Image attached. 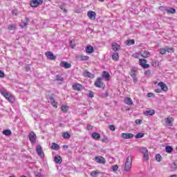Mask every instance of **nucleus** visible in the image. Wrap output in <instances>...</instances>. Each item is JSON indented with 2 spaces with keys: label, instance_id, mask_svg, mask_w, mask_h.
I'll list each match as a JSON object with an SVG mask.
<instances>
[{
  "label": "nucleus",
  "instance_id": "1",
  "mask_svg": "<svg viewBox=\"0 0 177 177\" xmlns=\"http://www.w3.org/2000/svg\"><path fill=\"white\" fill-rule=\"evenodd\" d=\"M132 167V156H128L126 159L124 171H131V168Z\"/></svg>",
  "mask_w": 177,
  "mask_h": 177
},
{
  "label": "nucleus",
  "instance_id": "2",
  "mask_svg": "<svg viewBox=\"0 0 177 177\" xmlns=\"http://www.w3.org/2000/svg\"><path fill=\"white\" fill-rule=\"evenodd\" d=\"M159 52L160 55H165V53H172L174 52V48H169L168 46H165V48H162L159 49Z\"/></svg>",
  "mask_w": 177,
  "mask_h": 177
},
{
  "label": "nucleus",
  "instance_id": "3",
  "mask_svg": "<svg viewBox=\"0 0 177 177\" xmlns=\"http://www.w3.org/2000/svg\"><path fill=\"white\" fill-rule=\"evenodd\" d=\"M94 85L97 88H102V89H104V88H106V84L102 82V77H98L94 83Z\"/></svg>",
  "mask_w": 177,
  "mask_h": 177
},
{
  "label": "nucleus",
  "instance_id": "4",
  "mask_svg": "<svg viewBox=\"0 0 177 177\" xmlns=\"http://www.w3.org/2000/svg\"><path fill=\"white\" fill-rule=\"evenodd\" d=\"M29 140L32 145H35L37 142V135L34 131H31V133L28 136Z\"/></svg>",
  "mask_w": 177,
  "mask_h": 177
},
{
  "label": "nucleus",
  "instance_id": "5",
  "mask_svg": "<svg viewBox=\"0 0 177 177\" xmlns=\"http://www.w3.org/2000/svg\"><path fill=\"white\" fill-rule=\"evenodd\" d=\"M44 0H32L30 5L32 8H37L38 5H42Z\"/></svg>",
  "mask_w": 177,
  "mask_h": 177
},
{
  "label": "nucleus",
  "instance_id": "6",
  "mask_svg": "<svg viewBox=\"0 0 177 177\" xmlns=\"http://www.w3.org/2000/svg\"><path fill=\"white\" fill-rule=\"evenodd\" d=\"M140 151L143 154L144 160L147 161L149 160V151L147 149L146 147H142Z\"/></svg>",
  "mask_w": 177,
  "mask_h": 177
},
{
  "label": "nucleus",
  "instance_id": "7",
  "mask_svg": "<svg viewBox=\"0 0 177 177\" xmlns=\"http://www.w3.org/2000/svg\"><path fill=\"white\" fill-rule=\"evenodd\" d=\"M36 153L41 157V158H44L45 155L44 154V151L42 150V147H41V145H37L36 147Z\"/></svg>",
  "mask_w": 177,
  "mask_h": 177
},
{
  "label": "nucleus",
  "instance_id": "8",
  "mask_svg": "<svg viewBox=\"0 0 177 177\" xmlns=\"http://www.w3.org/2000/svg\"><path fill=\"white\" fill-rule=\"evenodd\" d=\"M135 135L131 133H122L120 136L122 139H132Z\"/></svg>",
  "mask_w": 177,
  "mask_h": 177
},
{
  "label": "nucleus",
  "instance_id": "9",
  "mask_svg": "<svg viewBox=\"0 0 177 177\" xmlns=\"http://www.w3.org/2000/svg\"><path fill=\"white\" fill-rule=\"evenodd\" d=\"M139 63H140V65L143 68H149V67H150V65L149 64H146V63H147V61H146V59H140Z\"/></svg>",
  "mask_w": 177,
  "mask_h": 177
},
{
  "label": "nucleus",
  "instance_id": "10",
  "mask_svg": "<svg viewBox=\"0 0 177 177\" xmlns=\"http://www.w3.org/2000/svg\"><path fill=\"white\" fill-rule=\"evenodd\" d=\"M87 16L90 20H96V12L95 11H88Z\"/></svg>",
  "mask_w": 177,
  "mask_h": 177
},
{
  "label": "nucleus",
  "instance_id": "11",
  "mask_svg": "<svg viewBox=\"0 0 177 177\" xmlns=\"http://www.w3.org/2000/svg\"><path fill=\"white\" fill-rule=\"evenodd\" d=\"M158 86H160L161 88V91H163V92H167L168 91V86L167 84L162 82H160L158 84Z\"/></svg>",
  "mask_w": 177,
  "mask_h": 177
},
{
  "label": "nucleus",
  "instance_id": "12",
  "mask_svg": "<svg viewBox=\"0 0 177 177\" xmlns=\"http://www.w3.org/2000/svg\"><path fill=\"white\" fill-rule=\"evenodd\" d=\"M95 160L98 164H106V159H104V158H103V156H96L95 158Z\"/></svg>",
  "mask_w": 177,
  "mask_h": 177
},
{
  "label": "nucleus",
  "instance_id": "13",
  "mask_svg": "<svg viewBox=\"0 0 177 177\" xmlns=\"http://www.w3.org/2000/svg\"><path fill=\"white\" fill-rule=\"evenodd\" d=\"M48 102L49 103H50L51 105H53V107H54L55 109H57V102H56L53 96H50L49 97Z\"/></svg>",
  "mask_w": 177,
  "mask_h": 177
},
{
  "label": "nucleus",
  "instance_id": "14",
  "mask_svg": "<svg viewBox=\"0 0 177 177\" xmlns=\"http://www.w3.org/2000/svg\"><path fill=\"white\" fill-rule=\"evenodd\" d=\"M165 122L168 127H174V119L173 118H167L165 119Z\"/></svg>",
  "mask_w": 177,
  "mask_h": 177
},
{
  "label": "nucleus",
  "instance_id": "15",
  "mask_svg": "<svg viewBox=\"0 0 177 177\" xmlns=\"http://www.w3.org/2000/svg\"><path fill=\"white\" fill-rule=\"evenodd\" d=\"M46 57L50 59V60H56V56L53 55V53L48 51L46 53Z\"/></svg>",
  "mask_w": 177,
  "mask_h": 177
},
{
  "label": "nucleus",
  "instance_id": "16",
  "mask_svg": "<svg viewBox=\"0 0 177 177\" xmlns=\"http://www.w3.org/2000/svg\"><path fill=\"white\" fill-rule=\"evenodd\" d=\"M61 67H64V68H71V64H68L66 62L62 61L59 64Z\"/></svg>",
  "mask_w": 177,
  "mask_h": 177
},
{
  "label": "nucleus",
  "instance_id": "17",
  "mask_svg": "<svg viewBox=\"0 0 177 177\" xmlns=\"http://www.w3.org/2000/svg\"><path fill=\"white\" fill-rule=\"evenodd\" d=\"M124 102L125 104H127L128 106H133V102L131 97H125Z\"/></svg>",
  "mask_w": 177,
  "mask_h": 177
},
{
  "label": "nucleus",
  "instance_id": "18",
  "mask_svg": "<svg viewBox=\"0 0 177 177\" xmlns=\"http://www.w3.org/2000/svg\"><path fill=\"white\" fill-rule=\"evenodd\" d=\"M102 77L104 78L105 81H110V73L107 71H104L102 73Z\"/></svg>",
  "mask_w": 177,
  "mask_h": 177
},
{
  "label": "nucleus",
  "instance_id": "19",
  "mask_svg": "<svg viewBox=\"0 0 177 177\" xmlns=\"http://www.w3.org/2000/svg\"><path fill=\"white\" fill-rule=\"evenodd\" d=\"M73 89H74V91H82L83 87L82 85L80 84H74L73 85Z\"/></svg>",
  "mask_w": 177,
  "mask_h": 177
},
{
  "label": "nucleus",
  "instance_id": "20",
  "mask_svg": "<svg viewBox=\"0 0 177 177\" xmlns=\"http://www.w3.org/2000/svg\"><path fill=\"white\" fill-rule=\"evenodd\" d=\"M84 77H87L88 78H95V75L91 73L88 71H85L83 73Z\"/></svg>",
  "mask_w": 177,
  "mask_h": 177
},
{
  "label": "nucleus",
  "instance_id": "21",
  "mask_svg": "<svg viewBox=\"0 0 177 177\" xmlns=\"http://www.w3.org/2000/svg\"><path fill=\"white\" fill-rule=\"evenodd\" d=\"M143 114H144V115H154V114H156V111L153 109L145 111L143 113Z\"/></svg>",
  "mask_w": 177,
  "mask_h": 177
},
{
  "label": "nucleus",
  "instance_id": "22",
  "mask_svg": "<svg viewBox=\"0 0 177 177\" xmlns=\"http://www.w3.org/2000/svg\"><path fill=\"white\" fill-rule=\"evenodd\" d=\"M55 162L56 164H62L63 162V159L62 158V156H57L54 158Z\"/></svg>",
  "mask_w": 177,
  "mask_h": 177
},
{
  "label": "nucleus",
  "instance_id": "23",
  "mask_svg": "<svg viewBox=\"0 0 177 177\" xmlns=\"http://www.w3.org/2000/svg\"><path fill=\"white\" fill-rule=\"evenodd\" d=\"M28 21H30V19L28 17H26L25 21L24 22L22 21L21 24L20 25L21 28H24V27H26V26H28Z\"/></svg>",
  "mask_w": 177,
  "mask_h": 177
},
{
  "label": "nucleus",
  "instance_id": "24",
  "mask_svg": "<svg viewBox=\"0 0 177 177\" xmlns=\"http://www.w3.org/2000/svg\"><path fill=\"white\" fill-rule=\"evenodd\" d=\"M141 56L142 57H145V59L147 57H150V53L147 50L142 51Z\"/></svg>",
  "mask_w": 177,
  "mask_h": 177
},
{
  "label": "nucleus",
  "instance_id": "25",
  "mask_svg": "<svg viewBox=\"0 0 177 177\" xmlns=\"http://www.w3.org/2000/svg\"><path fill=\"white\" fill-rule=\"evenodd\" d=\"M91 137L93 138V139H95L96 140H97V139H100V134L97 132H93L91 134Z\"/></svg>",
  "mask_w": 177,
  "mask_h": 177
},
{
  "label": "nucleus",
  "instance_id": "26",
  "mask_svg": "<svg viewBox=\"0 0 177 177\" xmlns=\"http://www.w3.org/2000/svg\"><path fill=\"white\" fill-rule=\"evenodd\" d=\"M51 149L53 150L57 151V150H59V149H60V146L55 142H53L51 144Z\"/></svg>",
  "mask_w": 177,
  "mask_h": 177
},
{
  "label": "nucleus",
  "instance_id": "27",
  "mask_svg": "<svg viewBox=\"0 0 177 177\" xmlns=\"http://www.w3.org/2000/svg\"><path fill=\"white\" fill-rule=\"evenodd\" d=\"M165 151L168 154H171L174 151V148L171 146H167L165 147Z\"/></svg>",
  "mask_w": 177,
  "mask_h": 177
},
{
  "label": "nucleus",
  "instance_id": "28",
  "mask_svg": "<svg viewBox=\"0 0 177 177\" xmlns=\"http://www.w3.org/2000/svg\"><path fill=\"white\" fill-rule=\"evenodd\" d=\"M86 53H93V46H88L86 48Z\"/></svg>",
  "mask_w": 177,
  "mask_h": 177
},
{
  "label": "nucleus",
  "instance_id": "29",
  "mask_svg": "<svg viewBox=\"0 0 177 177\" xmlns=\"http://www.w3.org/2000/svg\"><path fill=\"white\" fill-rule=\"evenodd\" d=\"M79 59H80V60H81L82 62H86V60H89V56H86V55H80V56H79Z\"/></svg>",
  "mask_w": 177,
  "mask_h": 177
},
{
  "label": "nucleus",
  "instance_id": "30",
  "mask_svg": "<svg viewBox=\"0 0 177 177\" xmlns=\"http://www.w3.org/2000/svg\"><path fill=\"white\" fill-rule=\"evenodd\" d=\"M112 59L115 61L117 62L118 59H120V56L118 55V53L115 52L112 54Z\"/></svg>",
  "mask_w": 177,
  "mask_h": 177
},
{
  "label": "nucleus",
  "instance_id": "31",
  "mask_svg": "<svg viewBox=\"0 0 177 177\" xmlns=\"http://www.w3.org/2000/svg\"><path fill=\"white\" fill-rule=\"evenodd\" d=\"M112 49H113V50H114V52H117V50H118V49H120V45H118V44H117V43L113 44Z\"/></svg>",
  "mask_w": 177,
  "mask_h": 177
},
{
  "label": "nucleus",
  "instance_id": "32",
  "mask_svg": "<svg viewBox=\"0 0 177 177\" xmlns=\"http://www.w3.org/2000/svg\"><path fill=\"white\" fill-rule=\"evenodd\" d=\"M1 95L8 100L12 94L7 93L6 91H1Z\"/></svg>",
  "mask_w": 177,
  "mask_h": 177
},
{
  "label": "nucleus",
  "instance_id": "33",
  "mask_svg": "<svg viewBox=\"0 0 177 177\" xmlns=\"http://www.w3.org/2000/svg\"><path fill=\"white\" fill-rule=\"evenodd\" d=\"M167 13H171V14H175L176 13V10L174 8H168L167 7V10L166 11Z\"/></svg>",
  "mask_w": 177,
  "mask_h": 177
},
{
  "label": "nucleus",
  "instance_id": "34",
  "mask_svg": "<svg viewBox=\"0 0 177 177\" xmlns=\"http://www.w3.org/2000/svg\"><path fill=\"white\" fill-rule=\"evenodd\" d=\"M3 135H6V136H10V135H12V131H10V129L3 130Z\"/></svg>",
  "mask_w": 177,
  "mask_h": 177
},
{
  "label": "nucleus",
  "instance_id": "35",
  "mask_svg": "<svg viewBox=\"0 0 177 177\" xmlns=\"http://www.w3.org/2000/svg\"><path fill=\"white\" fill-rule=\"evenodd\" d=\"M62 137L64 138V139H70V138H71V136L70 135L69 132L66 131L63 133Z\"/></svg>",
  "mask_w": 177,
  "mask_h": 177
},
{
  "label": "nucleus",
  "instance_id": "36",
  "mask_svg": "<svg viewBox=\"0 0 177 177\" xmlns=\"http://www.w3.org/2000/svg\"><path fill=\"white\" fill-rule=\"evenodd\" d=\"M61 110L62 113H67L68 111V106L64 104L61 106Z\"/></svg>",
  "mask_w": 177,
  "mask_h": 177
},
{
  "label": "nucleus",
  "instance_id": "37",
  "mask_svg": "<svg viewBox=\"0 0 177 177\" xmlns=\"http://www.w3.org/2000/svg\"><path fill=\"white\" fill-rule=\"evenodd\" d=\"M126 44L129 46H131V45H135V39L127 40Z\"/></svg>",
  "mask_w": 177,
  "mask_h": 177
},
{
  "label": "nucleus",
  "instance_id": "38",
  "mask_svg": "<svg viewBox=\"0 0 177 177\" xmlns=\"http://www.w3.org/2000/svg\"><path fill=\"white\" fill-rule=\"evenodd\" d=\"M136 72V68L135 67L131 68V77H135L136 76V74L135 73Z\"/></svg>",
  "mask_w": 177,
  "mask_h": 177
},
{
  "label": "nucleus",
  "instance_id": "39",
  "mask_svg": "<svg viewBox=\"0 0 177 177\" xmlns=\"http://www.w3.org/2000/svg\"><path fill=\"white\" fill-rule=\"evenodd\" d=\"M145 136V133H138L135 136L136 139H140Z\"/></svg>",
  "mask_w": 177,
  "mask_h": 177
},
{
  "label": "nucleus",
  "instance_id": "40",
  "mask_svg": "<svg viewBox=\"0 0 177 177\" xmlns=\"http://www.w3.org/2000/svg\"><path fill=\"white\" fill-rule=\"evenodd\" d=\"M8 100V102H10V103H15V96H13L12 95H11L10 97H9V98H8V100Z\"/></svg>",
  "mask_w": 177,
  "mask_h": 177
},
{
  "label": "nucleus",
  "instance_id": "41",
  "mask_svg": "<svg viewBox=\"0 0 177 177\" xmlns=\"http://www.w3.org/2000/svg\"><path fill=\"white\" fill-rule=\"evenodd\" d=\"M69 46H70V48H71L72 49H74V48H75V41L71 40L69 43Z\"/></svg>",
  "mask_w": 177,
  "mask_h": 177
},
{
  "label": "nucleus",
  "instance_id": "42",
  "mask_svg": "<svg viewBox=\"0 0 177 177\" xmlns=\"http://www.w3.org/2000/svg\"><path fill=\"white\" fill-rule=\"evenodd\" d=\"M63 80H64L63 77H62V76H60L59 75H57L55 76V80L56 81H63Z\"/></svg>",
  "mask_w": 177,
  "mask_h": 177
},
{
  "label": "nucleus",
  "instance_id": "43",
  "mask_svg": "<svg viewBox=\"0 0 177 177\" xmlns=\"http://www.w3.org/2000/svg\"><path fill=\"white\" fill-rule=\"evenodd\" d=\"M161 158H162V157H161V155L160 154H156V161H158V162H160V161H161Z\"/></svg>",
  "mask_w": 177,
  "mask_h": 177
},
{
  "label": "nucleus",
  "instance_id": "44",
  "mask_svg": "<svg viewBox=\"0 0 177 177\" xmlns=\"http://www.w3.org/2000/svg\"><path fill=\"white\" fill-rule=\"evenodd\" d=\"M167 8H168V7L160 6L159 10H161V12H167Z\"/></svg>",
  "mask_w": 177,
  "mask_h": 177
},
{
  "label": "nucleus",
  "instance_id": "45",
  "mask_svg": "<svg viewBox=\"0 0 177 177\" xmlns=\"http://www.w3.org/2000/svg\"><path fill=\"white\" fill-rule=\"evenodd\" d=\"M112 170L113 171V172H115V171H118V165H115L113 166Z\"/></svg>",
  "mask_w": 177,
  "mask_h": 177
},
{
  "label": "nucleus",
  "instance_id": "46",
  "mask_svg": "<svg viewBox=\"0 0 177 177\" xmlns=\"http://www.w3.org/2000/svg\"><path fill=\"white\" fill-rule=\"evenodd\" d=\"M8 30H16V26L15 25L11 24L8 26Z\"/></svg>",
  "mask_w": 177,
  "mask_h": 177
},
{
  "label": "nucleus",
  "instance_id": "47",
  "mask_svg": "<svg viewBox=\"0 0 177 177\" xmlns=\"http://www.w3.org/2000/svg\"><path fill=\"white\" fill-rule=\"evenodd\" d=\"M102 142H103L104 143H109V138H107V137H104V138H102Z\"/></svg>",
  "mask_w": 177,
  "mask_h": 177
},
{
  "label": "nucleus",
  "instance_id": "48",
  "mask_svg": "<svg viewBox=\"0 0 177 177\" xmlns=\"http://www.w3.org/2000/svg\"><path fill=\"white\" fill-rule=\"evenodd\" d=\"M86 129L88 131H92V129H93V127L92 125H91V124H88L87 127H86Z\"/></svg>",
  "mask_w": 177,
  "mask_h": 177
},
{
  "label": "nucleus",
  "instance_id": "49",
  "mask_svg": "<svg viewBox=\"0 0 177 177\" xmlns=\"http://www.w3.org/2000/svg\"><path fill=\"white\" fill-rule=\"evenodd\" d=\"M147 97H154V93H148L147 94Z\"/></svg>",
  "mask_w": 177,
  "mask_h": 177
},
{
  "label": "nucleus",
  "instance_id": "50",
  "mask_svg": "<svg viewBox=\"0 0 177 177\" xmlns=\"http://www.w3.org/2000/svg\"><path fill=\"white\" fill-rule=\"evenodd\" d=\"M135 122L137 124V125H140V124H142V120L137 119L136 120Z\"/></svg>",
  "mask_w": 177,
  "mask_h": 177
},
{
  "label": "nucleus",
  "instance_id": "51",
  "mask_svg": "<svg viewBox=\"0 0 177 177\" xmlns=\"http://www.w3.org/2000/svg\"><path fill=\"white\" fill-rule=\"evenodd\" d=\"M97 174H99V173H97V171H93L91 172V176L95 177V176L97 175Z\"/></svg>",
  "mask_w": 177,
  "mask_h": 177
},
{
  "label": "nucleus",
  "instance_id": "52",
  "mask_svg": "<svg viewBox=\"0 0 177 177\" xmlns=\"http://www.w3.org/2000/svg\"><path fill=\"white\" fill-rule=\"evenodd\" d=\"M109 129L111 131H115V127L113 124L109 125Z\"/></svg>",
  "mask_w": 177,
  "mask_h": 177
},
{
  "label": "nucleus",
  "instance_id": "53",
  "mask_svg": "<svg viewBox=\"0 0 177 177\" xmlns=\"http://www.w3.org/2000/svg\"><path fill=\"white\" fill-rule=\"evenodd\" d=\"M35 176H37V177H42L43 176H42V174L41 173V172H36L35 174Z\"/></svg>",
  "mask_w": 177,
  "mask_h": 177
},
{
  "label": "nucleus",
  "instance_id": "54",
  "mask_svg": "<svg viewBox=\"0 0 177 177\" xmlns=\"http://www.w3.org/2000/svg\"><path fill=\"white\" fill-rule=\"evenodd\" d=\"M154 92H156V93H161L162 91L161 90V88H156L154 90Z\"/></svg>",
  "mask_w": 177,
  "mask_h": 177
},
{
  "label": "nucleus",
  "instance_id": "55",
  "mask_svg": "<svg viewBox=\"0 0 177 177\" xmlns=\"http://www.w3.org/2000/svg\"><path fill=\"white\" fill-rule=\"evenodd\" d=\"M5 77V73L0 70V78H3Z\"/></svg>",
  "mask_w": 177,
  "mask_h": 177
},
{
  "label": "nucleus",
  "instance_id": "56",
  "mask_svg": "<svg viewBox=\"0 0 177 177\" xmlns=\"http://www.w3.org/2000/svg\"><path fill=\"white\" fill-rule=\"evenodd\" d=\"M131 77L133 78L134 84H136V82H138V77H136V76H133Z\"/></svg>",
  "mask_w": 177,
  "mask_h": 177
},
{
  "label": "nucleus",
  "instance_id": "57",
  "mask_svg": "<svg viewBox=\"0 0 177 177\" xmlns=\"http://www.w3.org/2000/svg\"><path fill=\"white\" fill-rule=\"evenodd\" d=\"M150 74H151V71H150V70L146 71L145 72V75H150Z\"/></svg>",
  "mask_w": 177,
  "mask_h": 177
},
{
  "label": "nucleus",
  "instance_id": "58",
  "mask_svg": "<svg viewBox=\"0 0 177 177\" xmlns=\"http://www.w3.org/2000/svg\"><path fill=\"white\" fill-rule=\"evenodd\" d=\"M88 97L91 98L93 97V91H89Z\"/></svg>",
  "mask_w": 177,
  "mask_h": 177
},
{
  "label": "nucleus",
  "instance_id": "59",
  "mask_svg": "<svg viewBox=\"0 0 177 177\" xmlns=\"http://www.w3.org/2000/svg\"><path fill=\"white\" fill-rule=\"evenodd\" d=\"M172 167H174V169H177V165H176V163L175 162H173L172 165H171Z\"/></svg>",
  "mask_w": 177,
  "mask_h": 177
},
{
  "label": "nucleus",
  "instance_id": "60",
  "mask_svg": "<svg viewBox=\"0 0 177 177\" xmlns=\"http://www.w3.org/2000/svg\"><path fill=\"white\" fill-rule=\"evenodd\" d=\"M107 96H109V93H105L102 95V97H107Z\"/></svg>",
  "mask_w": 177,
  "mask_h": 177
},
{
  "label": "nucleus",
  "instance_id": "61",
  "mask_svg": "<svg viewBox=\"0 0 177 177\" xmlns=\"http://www.w3.org/2000/svg\"><path fill=\"white\" fill-rule=\"evenodd\" d=\"M25 68H26V71H30V66H26V67H25Z\"/></svg>",
  "mask_w": 177,
  "mask_h": 177
},
{
  "label": "nucleus",
  "instance_id": "62",
  "mask_svg": "<svg viewBox=\"0 0 177 177\" xmlns=\"http://www.w3.org/2000/svg\"><path fill=\"white\" fill-rule=\"evenodd\" d=\"M133 57H135V59H138V54H136V53H135V54H133Z\"/></svg>",
  "mask_w": 177,
  "mask_h": 177
},
{
  "label": "nucleus",
  "instance_id": "63",
  "mask_svg": "<svg viewBox=\"0 0 177 177\" xmlns=\"http://www.w3.org/2000/svg\"><path fill=\"white\" fill-rule=\"evenodd\" d=\"M63 149H68V146H67V145H64V146H63Z\"/></svg>",
  "mask_w": 177,
  "mask_h": 177
},
{
  "label": "nucleus",
  "instance_id": "64",
  "mask_svg": "<svg viewBox=\"0 0 177 177\" xmlns=\"http://www.w3.org/2000/svg\"><path fill=\"white\" fill-rule=\"evenodd\" d=\"M12 13H13L14 15H15V16H17V12L13 11Z\"/></svg>",
  "mask_w": 177,
  "mask_h": 177
}]
</instances>
